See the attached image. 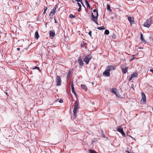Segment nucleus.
I'll list each match as a JSON object with an SVG mask.
<instances>
[{
	"mask_svg": "<svg viewBox=\"0 0 153 153\" xmlns=\"http://www.w3.org/2000/svg\"><path fill=\"white\" fill-rule=\"evenodd\" d=\"M98 13H97V15L96 16H95L94 15L93 13H91V19L96 24L98 25L99 24L97 22V19H98Z\"/></svg>",
	"mask_w": 153,
	"mask_h": 153,
	"instance_id": "obj_2",
	"label": "nucleus"
},
{
	"mask_svg": "<svg viewBox=\"0 0 153 153\" xmlns=\"http://www.w3.org/2000/svg\"><path fill=\"white\" fill-rule=\"evenodd\" d=\"M89 151L90 153H97L96 152L90 149L89 150Z\"/></svg>",
	"mask_w": 153,
	"mask_h": 153,
	"instance_id": "obj_25",
	"label": "nucleus"
},
{
	"mask_svg": "<svg viewBox=\"0 0 153 153\" xmlns=\"http://www.w3.org/2000/svg\"><path fill=\"white\" fill-rule=\"evenodd\" d=\"M130 137H131V136H130Z\"/></svg>",
	"mask_w": 153,
	"mask_h": 153,
	"instance_id": "obj_48",
	"label": "nucleus"
},
{
	"mask_svg": "<svg viewBox=\"0 0 153 153\" xmlns=\"http://www.w3.org/2000/svg\"><path fill=\"white\" fill-rule=\"evenodd\" d=\"M59 102H60V103H62L63 102V100H62V99H61L59 101Z\"/></svg>",
	"mask_w": 153,
	"mask_h": 153,
	"instance_id": "obj_35",
	"label": "nucleus"
},
{
	"mask_svg": "<svg viewBox=\"0 0 153 153\" xmlns=\"http://www.w3.org/2000/svg\"><path fill=\"white\" fill-rule=\"evenodd\" d=\"M150 71L153 74V69H151L150 70Z\"/></svg>",
	"mask_w": 153,
	"mask_h": 153,
	"instance_id": "obj_40",
	"label": "nucleus"
},
{
	"mask_svg": "<svg viewBox=\"0 0 153 153\" xmlns=\"http://www.w3.org/2000/svg\"><path fill=\"white\" fill-rule=\"evenodd\" d=\"M89 35L91 37V31H90L88 33Z\"/></svg>",
	"mask_w": 153,
	"mask_h": 153,
	"instance_id": "obj_36",
	"label": "nucleus"
},
{
	"mask_svg": "<svg viewBox=\"0 0 153 153\" xmlns=\"http://www.w3.org/2000/svg\"><path fill=\"white\" fill-rule=\"evenodd\" d=\"M5 93L7 96H8V94L7 92H5Z\"/></svg>",
	"mask_w": 153,
	"mask_h": 153,
	"instance_id": "obj_41",
	"label": "nucleus"
},
{
	"mask_svg": "<svg viewBox=\"0 0 153 153\" xmlns=\"http://www.w3.org/2000/svg\"><path fill=\"white\" fill-rule=\"evenodd\" d=\"M81 88L85 91H86L87 90L88 88L87 87L84 85H81Z\"/></svg>",
	"mask_w": 153,
	"mask_h": 153,
	"instance_id": "obj_13",
	"label": "nucleus"
},
{
	"mask_svg": "<svg viewBox=\"0 0 153 153\" xmlns=\"http://www.w3.org/2000/svg\"><path fill=\"white\" fill-rule=\"evenodd\" d=\"M128 67H122V73L123 74H125L128 71Z\"/></svg>",
	"mask_w": 153,
	"mask_h": 153,
	"instance_id": "obj_9",
	"label": "nucleus"
},
{
	"mask_svg": "<svg viewBox=\"0 0 153 153\" xmlns=\"http://www.w3.org/2000/svg\"><path fill=\"white\" fill-rule=\"evenodd\" d=\"M54 20H55V23H57V22L56 20V19H55V17L54 18Z\"/></svg>",
	"mask_w": 153,
	"mask_h": 153,
	"instance_id": "obj_39",
	"label": "nucleus"
},
{
	"mask_svg": "<svg viewBox=\"0 0 153 153\" xmlns=\"http://www.w3.org/2000/svg\"><path fill=\"white\" fill-rule=\"evenodd\" d=\"M138 74L136 73H133L131 76L133 78L134 77H137V76Z\"/></svg>",
	"mask_w": 153,
	"mask_h": 153,
	"instance_id": "obj_20",
	"label": "nucleus"
},
{
	"mask_svg": "<svg viewBox=\"0 0 153 153\" xmlns=\"http://www.w3.org/2000/svg\"><path fill=\"white\" fill-rule=\"evenodd\" d=\"M94 142H95V141H94V140H92V143H94Z\"/></svg>",
	"mask_w": 153,
	"mask_h": 153,
	"instance_id": "obj_46",
	"label": "nucleus"
},
{
	"mask_svg": "<svg viewBox=\"0 0 153 153\" xmlns=\"http://www.w3.org/2000/svg\"><path fill=\"white\" fill-rule=\"evenodd\" d=\"M115 68L114 66L112 65L108 66L106 70L103 73V75L105 76H110V72L111 71L114 70Z\"/></svg>",
	"mask_w": 153,
	"mask_h": 153,
	"instance_id": "obj_1",
	"label": "nucleus"
},
{
	"mask_svg": "<svg viewBox=\"0 0 153 153\" xmlns=\"http://www.w3.org/2000/svg\"><path fill=\"white\" fill-rule=\"evenodd\" d=\"M81 7H79V8L77 10L78 12H79L81 10Z\"/></svg>",
	"mask_w": 153,
	"mask_h": 153,
	"instance_id": "obj_37",
	"label": "nucleus"
},
{
	"mask_svg": "<svg viewBox=\"0 0 153 153\" xmlns=\"http://www.w3.org/2000/svg\"><path fill=\"white\" fill-rule=\"evenodd\" d=\"M152 21V18H150L148 19L144 23V26L147 27H149L150 26Z\"/></svg>",
	"mask_w": 153,
	"mask_h": 153,
	"instance_id": "obj_4",
	"label": "nucleus"
},
{
	"mask_svg": "<svg viewBox=\"0 0 153 153\" xmlns=\"http://www.w3.org/2000/svg\"><path fill=\"white\" fill-rule=\"evenodd\" d=\"M16 49L17 51H19L20 50V48H17Z\"/></svg>",
	"mask_w": 153,
	"mask_h": 153,
	"instance_id": "obj_42",
	"label": "nucleus"
},
{
	"mask_svg": "<svg viewBox=\"0 0 153 153\" xmlns=\"http://www.w3.org/2000/svg\"><path fill=\"white\" fill-rule=\"evenodd\" d=\"M128 20L129 21L131 24L134 23V22L132 18H131V17H128Z\"/></svg>",
	"mask_w": 153,
	"mask_h": 153,
	"instance_id": "obj_11",
	"label": "nucleus"
},
{
	"mask_svg": "<svg viewBox=\"0 0 153 153\" xmlns=\"http://www.w3.org/2000/svg\"><path fill=\"white\" fill-rule=\"evenodd\" d=\"M57 8V6H55V7L53 8L51 10V11L50 13V14L49 15L50 16H51L52 14L53 16V15L55 13L56 9Z\"/></svg>",
	"mask_w": 153,
	"mask_h": 153,
	"instance_id": "obj_7",
	"label": "nucleus"
},
{
	"mask_svg": "<svg viewBox=\"0 0 153 153\" xmlns=\"http://www.w3.org/2000/svg\"><path fill=\"white\" fill-rule=\"evenodd\" d=\"M71 73V72L70 71H69L68 73L67 74V81H68V80L69 79Z\"/></svg>",
	"mask_w": 153,
	"mask_h": 153,
	"instance_id": "obj_17",
	"label": "nucleus"
},
{
	"mask_svg": "<svg viewBox=\"0 0 153 153\" xmlns=\"http://www.w3.org/2000/svg\"><path fill=\"white\" fill-rule=\"evenodd\" d=\"M140 39L141 40V41H142L143 42H145V41L143 39V34L142 33H140Z\"/></svg>",
	"mask_w": 153,
	"mask_h": 153,
	"instance_id": "obj_18",
	"label": "nucleus"
},
{
	"mask_svg": "<svg viewBox=\"0 0 153 153\" xmlns=\"http://www.w3.org/2000/svg\"><path fill=\"white\" fill-rule=\"evenodd\" d=\"M50 36L53 37L55 36V33L52 31H50L49 33Z\"/></svg>",
	"mask_w": 153,
	"mask_h": 153,
	"instance_id": "obj_15",
	"label": "nucleus"
},
{
	"mask_svg": "<svg viewBox=\"0 0 153 153\" xmlns=\"http://www.w3.org/2000/svg\"><path fill=\"white\" fill-rule=\"evenodd\" d=\"M117 130L120 133H122L123 131V129L122 128H119L117 129Z\"/></svg>",
	"mask_w": 153,
	"mask_h": 153,
	"instance_id": "obj_19",
	"label": "nucleus"
},
{
	"mask_svg": "<svg viewBox=\"0 0 153 153\" xmlns=\"http://www.w3.org/2000/svg\"><path fill=\"white\" fill-rule=\"evenodd\" d=\"M98 29L99 30H102L103 29H105V28H104V26H103L98 27Z\"/></svg>",
	"mask_w": 153,
	"mask_h": 153,
	"instance_id": "obj_24",
	"label": "nucleus"
},
{
	"mask_svg": "<svg viewBox=\"0 0 153 153\" xmlns=\"http://www.w3.org/2000/svg\"><path fill=\"white\" fill-rule=\"evenodd\" d=\"M85 3H86L87 7H88L89 8H90V5L89 3H88V1L86 0H85Z\"/></svg>",
	"mask_w": 153,
	"mask_h": 153,
	"instance_id": "obj_23",
	"label": "nucleus"
},
{
	"mask_svg": "<svg viewBox=\"0 0 153 153\" xmlns=\"http://www.w3.org/2000/svg\"><path fill=\"white\" fill-rule=\"evenodd\" d=\"M91 59V56L90 55H87L84 59V61L86 64H88L89 61Z\"/></svg>",
	"mask_w": 153,
	"mask_h": 153,
	"instance_id": "obj_6",
	"label": "nucleus"
},
{
	"mask_svg": "<svg viewBox=\"0 0 153 153\" xmlns=\"http://www.w3.org/2000/svg\"><path fill=\"white\" fill-rule=\"evenodd\" d=\"M39 37V35L38 32L37 31L35 32V38L36 39H38Z\"/></svg>",
	"mask_w": 153,
	"mask_h": 153,
	"instance_id": "obj_14",
	"label": "nucleus"
},
{
	"mask_svg": "<svg viewBox=\"0 0 153 153\" xmlns=\"http://www.w3.org/2000/svg\"><path fill=\"white\" fill-rule=\"evenodd\" d=\"M134 57L132 59H131V61L133 60L134 59Z\"/></svg>",
	"mask_w": 153,
	"mask_h": 153,
	"instance_id": "obj_43",
	"label": "nucleus"
},
{
	"mask_svg": "<svg viewBox=\"0 0 153 153\" xmlns=\"http://www.w3.org/2000/svg\"><path fill=\"white\" fill-rule=\"evenodd\" d=\"M131 88L133 89H134V85L133 84H132L131 86Z\"/></svg>",
	"mask_w": 153,
	"mask_h": 153,
	"instance_id": "obj_34",
	"label": "nucleus"
},
{
	"mask_svg": "<svg viewBox=\"0 0 153 153\" xmlns=\"http://www.w3.org/2000/svg\"><path fill=\"white\" fill-rule=\"evenodd\" d=\"M109 33V31L108 30H106L105 31L104 33L106 35H108Z\"/></svg>",
	"mask_w": 153,
	"mask_h": 153,
	"instance_id": "obj_22",
	"label": "nucleus"
},
{
	"mask_svg": "<svg viewBox=\"0 0 153 153\" xmlns=\"http://www.w3.org/2000/svg\"><path fill=\"white\" fill-rule=\"evenodd\" d=\"M45 12H46V11H44V12H43V14H45Z\"/></svg>",
	"mask_w": 153,
	"mask_h": 153,
	"instance_id": "obj_45",
	"label": "nucleus"
},
{
	"mask_svg": "<svg viewBox=\"0 0 153 153\" xmlns=\"http://www.w3.org/2000/svg\"><path fill=\"white\" fill-rule=\"evenodd\" d=\"M112 37L113 38L115 39L116 38V36L115 34H113L112 35Z\"/></svg>",
	"mask_w": 153,
	"mask_h": 153,
	"instance_id": "obj_32",
	"label": "nucleus"
},
{
	"mask_svg": "<svg viewBox=\"0 0 153 153\" xmlns=\"http://www.w3.org/2000/svg\"><path fill=\"white\" fill-rule=\"evenodd\" d=\"M78 61V63L80 66H83V62L80 56H79V58Z\"/></svg>",
	"mask_w": 153,
	"mask_h": 153,
	"instance_id": "obj_8",
	"label": "nucleus"
},
{
	"mask_svg": "<svg viewBox=\"0 0 153 153\" xmlns=\"http://www.w3.org/2000/svg\"><path fill=\"white\" fill-rule=\"evenodd\" d=\"M69 17L71 18H73L75 17V16L73 14H71L69 15Z\"/></svg>",
	"mask_w": 153,
	"mask_h": 153,
	"instance_id": "obj_29",
	"label": "nucleus"
},
{
	"mask_svg": "<svg viewBox=\"0 0 153 153\" xmlns=\"http://www.w3.org/2000/svg\"><path fill=\"white\" fill-rule=\"evenodd\" d=\"M78 101L76 100V102H75V105L74 106V110H73V114L74 115L75 117H76L77 116V114L76 113V111L77 109L78 108H79L78 106H79L78 104Z\"/></svg>",
	"mask_w": 153,
	"mask_h": 153,
	"instance_id": "obj_3",
	"label": "nucleus"
},
{
	"mask_svg": "<svg viewBox=\"0 0 153 153\" xmlns=\"http://www.w3.org/2000/svg\"><path fill=\"white\" fill-rule=\"evenodd\" d=\"M56 85L60 86L61 85L62 80L60 77L57 76L56 78Z\"/></svg>",
	"mask_w": 153,
	"mask_h": 153,
	"instance_id": "obj_5",
	"label": "nucleus"
},
{
	"mask_svg": "<svg viewBox=\"0 0 153 153\" xmlns=\"http://www.w3.org/2000/svg\"><path fill=\"white\" fill-rule=\"evenodd\" d=\"M111 90H112V92L114 94L117 96V94L116 90L114 88H112V89Z\"/></svg>",
	"mask_w": 153,
	"mask_h": 153,
	"instance_id": "obj_16",
	"label": "nucleus"
},
{
	"mask_svg": "<svg viewBox=\"0 0 153 153\" xmlns=\"http://www.w3.org/2000/svg\"><path fill=\"white\" fill-rule=\"evenodd\" d=\"M71 89L72 92L76 96V92L74 90V86L73 84V82H72V84L71 85Z\"/></svg>",
	"mask_w": 153,
	"mask_h": 153,
	"instance_id": "obj_12",
	"label": "nucleus"
},
{
	"mask_svg": "<svg viewBox=\"0 0 153 153\" xmlns=\"http://www.w3.org/2000/svg\"><path fill=\"white\" fill-rule=\"evenodd\" d=\"M102 137H105V135L104 134H102Z\"/></svg>",
	"mask_w": 153,
	"mask_h": 153,
	"instance_id": "obj_44",
	"label": "nucleus"
},
{
	"mask_svg": "<svg viewBox=\"0 0 153 153\" xmlns=\"http://www.w3.org/2000/svg\"><path fill=\"white\" fill-rule=\"evenodd\" d=\"M33 69H38L40 71H41L40 69H39V68L38 67H37V66H35L33 68Z\"/></svg>",
	"mask_w": 153,
	"mask_h": 153,
	"instance_id": "obj_27",
	"label": "nucleus"
},
{
	"mask_svg": "<svg viewBox=\"0 0 153 153\" xmlns=\"http://www.w3.org/2000/svg\"><path fill=\"white\" fill-rule=\"evenodd\" d=\"M47 9V7H45V8L44 11H46Z\"/></svg>",
	"mask_w": 153,
	"mask_h": 153,
	"instance_id": "obj_38",
	"label": "nucleus"
},
{
	"mask_svg": "<svg viewBox=\"0 0 153 153\" xmlns=\"http://www.w3.org/2000/svg\"><path fill=\"white\" fill-rule=\"evenodd\" d=\"M107 9L109 11H111V10H112L110 8V5L108 4H107Z\"/></svg>",
	"mask_w": 153,
	"mask_h": 153,
	"instance_id": "obj_21",
	"label": "nucleus"
},
{
	"mask_svg": "<svg viewBox=\"0 0 153 153\" xmlns=\"http://www.w3.org/2000/svg\"><path fill=\"white\" fill-rule=\"evenodd\" d=\"M142 99L141 101H143V102H146V97L145 94L143 92H142Z\"/></svg>",
	"mask_w": 153,
	"mask_h": 153,
	"instance_id": "obj_10",
	"label": "nucleus"
},
{
	"mask_svg": "<svg viewBox=\"0 0 153 153\" xmlns=\"http://www.w3.org/2000/svg\"><path fill=\"white\" fill-rule=\"evenodd\" d=\"M77 4L78 5V6L79 7H80V6L81 7V5L79 3L77 2Z\"/></svg>",
	"mask_w": 153,
	"mask_h": 153,
	"instance_id": "obj_33",
	"label": "nucleus"
},
{
	"mask_svg": "<svg viewBox=\"0 0 153 153\" xmlns=\"http://www.w3.org/2000/svg\"><path fill=\"white\" fill-rule=\"evenodd\" d=\"M128 135V133H127V135Z\"/></svg>",
	"mask_w": 153,
	"mask_h": 153,
	"instance_id": "obj_47",
	"label": "nucleus"
},
{
	"mask_svg": "<svg viewBox=\"0 0 153 153\" xmlns=\"http://www.w3.org/2000/svg\"><path fill=\"white\" fill-rule=\"evenodd\" d=\"M93 12L94 13V14L95 15H97V13H98L96 9H94L93 10Z\"/></svg>",
	"mask_w": 153,
	"mask_h": 153,
	"instance_id": "obj_26",
	"label": "nucleus"
},
{
	"mask_svg": "<svg viewBox=\"0 0 153 153\" xmlns=\"http://www.w3.org/2000/svg\"><path fill=\"white\" fill-rule=\"evenodd\" d=\"M133 78V77H132V76L131 75V76L129 78V79H128V80L129 81H131L132 79V78Z\"/></svg>",
	"mask_w": 153,
	"mask_h": 153,
	"instance_id": "obj_31",
	"label": "nucleus"
},
{
	"mask_svg": "<svg viewBox=\"0 0 153 153\" xmlns=\"http://www.w3.org/2000/svg\"><path fill=\"white\" fill-rule=\"evenodd\" d=\"M77 2H80L84 6V4L82 2V0H76Z\"/></svg>",
	"mask_w": 153,
	"mask_h": 153,
	"instance_id": "obj_28",
	"label": "nucleus"
},
{
	"mask_svg": "<svg viewBox=\"0 0 153 153\" xmlns=\"http://www.w3.org/2000/svg\"><path fill=\"white\" fill-rule=\"evenodd\" d=\"M121 134H122L123 137H126L125 134L124 133V132H123H123H122V133H121Z\"/></svg>",
	"mask_w": 153,
	"mask_h": 153,
	"instance_id": "obj_30",
	"label": "nucleus"
}]
</instances>
